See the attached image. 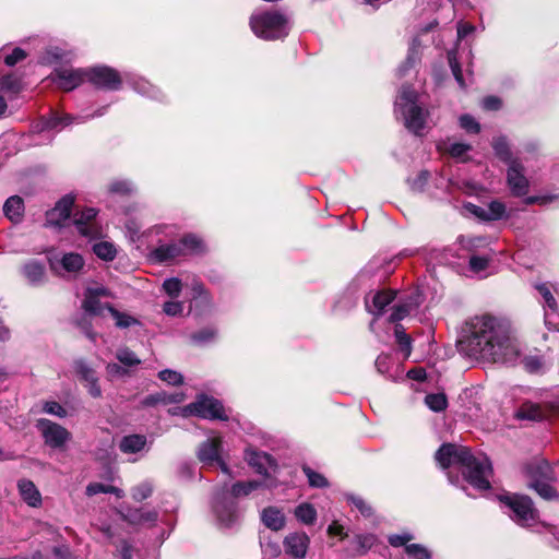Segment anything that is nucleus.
I'll list each match as a JSON object with an SVG mask.
<instances>
[{"label":"nucleus","instance_id":"f257e3e1","mask_svg":"<svg viewBox=\"0 0 559 559\" xmlns=\"http://www.w3.org/2000/svg\"><path fill=\"white\" fill-rule=\"evenodd\" d=\"M459 344L469 357L492 362H514L520 354L519 345L508 328L489 316L471 319Z\"/></svg>","mask_w":559,"mask_h":559},{"label":"nucleus","instance_id":"f03ea898","mask_svg":"<svg viewBox=\"0 0 559 559\" xmlns=\"http://www.w3.org/2000/svg\"><path fill=\"white\" fill-rule=\"evenodd\" d=\"M435 457L443 469L459 465L466 481L475 489L483 491L490 488L492 467L485 454L475 455L464 445L445 443L436 452Z\"/></svg>","mask_w":559,"mask_h":559},{"label":"nucleus","instance_id":"7ed1b4c3","mask_svg":"<svg viewBox=\"0 0 559 559\" xmlns=\"http://www.w3.org/2000/svg\"><path fill=\"white\" fill-rule=\"evenodd\" d=\"M394 111L409 132L421 135L427 127L429 112L419 104L415 90L408 85L402 86L394 103Z\"/></svg>","mask_w":559,"mask_h":559},{"label":"nucleus","instance_id":"20e7f679","mask_svg":"<svg viewBox=\"0 0 559 559\" xmlns=\"http://www.w3.org/2000/svg\"><path fill=\"white\" fill-rule=\"evenodd\" d=\"M249 25L253 34L264 40L282 39L288 35L287 16L277 11H258L251 14Z\"/></svg>","mask_w":559,"mask_h":559},{"label":"nucleus","instance_id":"39448f33","mask_svg":"<svg viewBox=\"0 0 559 559\" xmlns=\"http://www.w3.org/2000/svg\"><path fill=\"white\" fill-rule=\"evenodd\" d=\"M525 471L531 478L530 487L543 499L554 500L558 498L557 491L549 484L554 479V473L547 461L535 460L526 465Z\"/></svg>","mask_w":559,"mask_h":559},{"label":"nucleus","instance_id":"423d86ee","mask_svg":"<svg viewBox=\"0 0 559 559\" xmlns=\"http://www.w3.org/2000/svg\"><path fill=\"white\" fill-rule=\"evenodd\" d=\"M500 501L512 511L511 518L519 525L531 527L536 523L537 510L534 508L530 497L504 495L500 497Z\"/></svg>","mask_w":559,"mask_h":559},{"label":"nucleus","instance_id":"0eeeda50","mask_svg":"<svg viewBox=\"0 0 559 559\" xmlns=\"http://www.w3.org/2000/svg\"><path fill=\"white\" fill-rule=\"evenodd\" d=\"M182 415H195L205 419H228L222 403L205 395L200 396L195 402L185 406L182 408Z\"/></svg>","mask_w":559,"mask_h":559},{"label":"nucleus","instance_id":"6e6552de","mask_svg":"<svg viewBox=\"0 0 559 559\" xmlns=\"http://www.w3.org/2000/svg\"><path fill=\"white\" fill-rule=\"evenodd\" d=\"M106 107H103L95 111L94 115L87 116V117H81V116H71L68 114H59L58 111H52L49 116H44L40 118V120L37 122V124L34 127L36 131L44 132V131H60L64 127L78 122L82 123L86 119L92 117H100L105 114Z\"/></svg>","mask_w":559,"mask_h":559},{"label":"nucleus","instance_id":"1a4fd4ad","mask_svg":"<svg viewBox=\"0 0 559 559\" xmlns=\"http://www.w3.org/2000/svg\"><path fill=\"white\" fill-rule=\"evenodd\" d=\"M36 428L45 443L52 449L62 448L71 438V433L64 427L47 418L37 419Z\"/></svg>","mask_w":559,"mask_h":559},{"label":"nucleus","instance_id":"9d476101","mask_svg":"<svg viewBox=\"0 0 559 559\" xmlns=\"http://www.w3.org/2000/svg\"><path fill=\"white\" fill-rule=\"evenodd\" d=\"M213 511L218 524L223 527H231L238 522L239 511L237 503L235 499L225 493H216L213 502Z\"/></svg>","mask_w":559,"mask_h":559},{"label":"nucleus","instance_id":"9b49d317","mask_svg":"<svg viewBox=\"0 0 559 559\" xmlns=\"http://www.w3.org/2000/svg\"><path fill=\"white\" fill-rule=\"evenodd\" d=\"M86 80L98 88L110 91L119 90L121 85L119 73L115 69L106 66L86 69Z\"/></svg>","mask_w":559,"mask_h":559},{"label":"nucleus","instance_id":"f8f14e48","mask_svg":"<svg viewBox=\"0 0 559 559\" xmlns=\"http://www.w3.org/2000/svg\"><path fill=\"white\" fill-rule=\"evenodd\" d=\"M73 223L83 237L97 238L103 235V227L97 221V211L93 207L76 212Z\"/></svg>","mask_w":559,"mask_h":559},{"label":"nucleus","instance_id":"ddd939ff","mask_svg":"<svg viewBox=\"0 0 559 559\" xmlns=\"http://www.w3.org/2000/svg\"><path fill=\"white\" fill-rule=\"evenodd\" d=\"M111 296V293L102 285L88 286L84 294L82 307L90 314L102 316L103 311L107 310L108 304H103L100 299Z\"/></svg>","mask_w":559,"mask_h":559},{"label":"nucleus","instance_id":"4468645a","mask_svg":"<svg viewBox=\"0 0 559 559\" xmlns=\"http://www.w3.org/2000/svg\"><path fill=\"white\" fill-rule=\"evenodd\" d=\"M221 438H212L207 439L198 450V459L204 465L214 466L218 465L224 473H228V467L225 462L221 457Z\"/></svg>","mask_w":559,"mask_h":559},{"label":"nucleus","instance_id":"2eb2a0df","mask_svg":"<svg viewBox=\"0 0 559 559\" xmlns=\"http://www.w3.org/2000/svg\"><path fill=\"white\" fill-rule=\"evenodd\" d=\"M524 166L520 159H514L509 164L507 171L508 186L515 197H523L528 192L530 181L524 175Z\"/></svg>","mask_w":559,"mask_h":559},{"label":"nucleus","instance_id":"dca6fc26","mask_svg":"<svg viewBox=\"0 0 559 559\" xmlns=\"http://www.w3.org/2000/svg\"><path fill=\"white\" fill-rule=\"evenodd\" d=\"M73 204L74 198L72 195L63 197L56 203L53 209L46 213V224L49 226H63L70 218Z\"/></svg>","mask_w":559,"mask_h":559},{"label":"nucleus","instance_id":"f3484780","mask_svg":"<svg viewBox=\"0 0 559 559\" xmlns=\"http://www.w3.org/2000/svg\"><path fill=\"white\" fill-rule=\"evenodd\" d=\"M310 544L309 536L304 532L288 534L283 542L285 552L295 558L304 559Z\"/></svg>","mask_w":559,"mask_h":559},{"label":"nucleus","instance_id":"a211bd4d","mask_svg":"<svg viewBox=\"0 0 559 559\" xmlns=\"http://www.w3.org/2000/svg\"><path fill=\"white\" fill-rule=\"evenodd\" d=\"M86 80V69H59L55 72V82L64 91H72Z\"/></svg>","mask_w":559,"mask_h":559},{"label":"nucleus","instance_id":"6ab92c4d","mask_svg":"<svg viewBox=\"0 0 559 559\" xmlns=\"http://www.w3.org/2000/svg\"><path fill=\"white\" fill-rule=\"evenodd\" d=\"M50 266L56 272L61 274L60 269L66 273L75 274L84 266V260L79 253H66L61 259H50Z\"/></svg>","mask_w":559,"mask_h":559},{"label":"nucleus","instance_id":"aec40b11","mask_svg":"<svg viewBox=\"0 0 559 559\" xmlns=\"http://www.w3.org/2000/svg\"><path fill=\"white\" fill-rule=\"evenodd\" d=\"M21 272L27 283L32 286H39L46 281V269L45 265L37 260H29L26 262Z\"/></svg>","mask_w":559,"mask_h":559},{"label":"nucleus","instance_id":"412c9836","mask_svg":"<svg viewBox=\"0 0 559 559\" xmlns=\"http://www.w3.org/2000/svg\"><path fill=\"white\" fill-rule=\"evenodd\" d=\"M75 371L81 377V379L86 382L85 385L88 390V393L93 397H99L102 395V389L98 384L96 372L82 360L75 362Z\"/></svg>","mask_w":559,"mask_h":559},{"label":"nucleus","instance_id":"4be33fe9","mask_svg":"<svg viewBox=\"0 0 559 559\" xmlns=\"http://www.w3.org/2000/svg\"><path fill=\"white\" fill-rule=\"evenodd\" d=\"M121 516L131 525H151L156 522L157 512L154 510L128 509L126 512H121Z\"/></svg>","mask_w":559,"mask_h":559},{"label":"nucleus","instance_id":"5701e85b","mask_svg":"<svg viewBox=\"0 0 559 559\" xmlns=\"http://www.w3.org/2000/svg\"><path fill=\"white\" fill-rule=\"evenodd\" d=\"M262 523L272 531H281L284 528L286 519L283 511L276 507H267L261 512Z\"/></svg>","mask_w":559,"mask_h":559},{"label":"nucleus","instance_id":"b1692460","mask_svg":"<svg viewBox=\"0 0 559 559\" xmlns=\"http://www.w3.org/2000/svg\"><path fill=\"white\" fill-rule=\"evenodd\" d=\"M245 457L250 466L255 468L259 474H266L269 468L274 464L272 457L264 452H257L252 450H247Z\"/></svg>","mask_w":559,"mask_h":559},{"label":"nucleus","instance_id":"393cba45","mask_svg":"<svg viewBox=\"0 0 559 559\" xmlns=\"http://www.w3.org/2000/svg\"><path fill=\"white\" fill-rule=\"evenodd\" d=\"M395 298L394 292H378L372 295L371 301L366 299V307L368 311L374 316L382 313L383 309L390 305Z\"/></svg>","mask_w":559,"mask_h":559},{"label":"nucleus","instance_id":"a878e982","mask_svg":"<svg viewBox=\"0 0 559 559\" xmlns=\"http://www.w3.org/2000/svg\"><path fill=\"white\" fill-rule=\"evenodd\" d=\"M20 495L22 499L33 508H37L41 504V496L33 481L22 479L17 484Z\"/></svg>","mask_w":559,"mask_h":559},{"label":"nucleus","instance_id":"bb28decb","mask_svg":"<svg viewBox=\"0 0 559 559\" xmlns=\"http://www.w3.org/2000/svg\"><path fill=\"white\" fill-rule=\"evenodd\" d=\"M3 213L12 223H20L24 215V202L19 195L10 197L3 204Z\"/></svg>","mask_w":559,"mask_h":559},{"label":"nucleus","instance_id":"cd10ccee","mask_svg":"<svg viewBox=\"0 0 559 559\" xmlns=\"http://www.w3.org/2000/svg\"><path fill=\"white\" fill-rule=\"evenodd\" d=\"M185 250L181 248L180 241L158 246L154 251V258L159 262H167L183 255Z\"/></svg>","mask_w":559,"mask_h":559},{"label":"nucleus","instance_id":"c85d7f7f","mask_svg":"<svg viewBox=\"0 0 559 559\" xmlns=\"http://www.w3.org/2000/svg\"><path fill=\"white\" fill-rule=\"evenodd\" d=\"M439 148L460 162H466L468 159L467 153L472 150V146L463 142L448 141L439 145Z\"/></svg>","mask_w":559,"mask_h":559},{"label":"nucleus","instance_id":"c756f323","mask_svg":"<svg viewBox=\"0 0 559 559\" xmlns=\"http://www.w3.org/2000/svg\"><path fill=\"white\" fill-rule=\"evenodd\" d=\"M146 445V437L143 435H129L121 439L119 448L123 453H138Z\"/></svg>","mask_w":559,"mask_h":559},{"label":"nucleus","instance_id":"7c9ffc66","mask_svg":"<svg viewBox=\"0 0 559 559\" xmlns=\"http://www.w3.org/2000/svg\"><path fill=\"white\" fill-rule=\"evenodd\" d=\"M183 399L185 395L182 393L167 394L165 392H158L145 396L142 401V404L144 406H154L157 404L180 403L183 401Z\"/></svg>","mask_w":559,"mask_h":559},{"label":"nucleus","instance_id":"2f4dec72","mask_svg":"<svg viewBox=\"0 0 559 559\" xmlns=\"http://www.w3.org/2000/svg\"><path fill=\"white\" fill-rule=\"evenodd\" d=\"M107 311L111 314L115 320V325L118 329H128L133 325H140V321L129 312L119 311L111 305H107Z\"/></svg>","mask_w":559,"mask_h":559},{"label":"nucleus","instance_id":"473e14b6","mask_svg":"<svg viewBox=\"0 0 559 559\" xmlns=\"http://www.w3.org/2000/svg\"><path fill=\"white\" fill-rule=\"evenodd\" d=\"M419 306V301L417 297H409L405 302L399 304L393 307V310L390 314L389 320L391 322H397L404 319L412 309Z\"/></svg>","mask_w":559,"mask_h":559},{"label":"nucleus","instance_id":"72a5a7b5","mask_svg":"<svg viewBox=\"0 0 559 559\" xmlns=\"http://www.w3.org/2000/svg\"><path fill=\"white\" fill-rule=\"evenodd\" d=\"M261 486L260 481L250 480V481H238L231 486L230 491L222 490L221 493H225L233 499L240 496H247L253 490H257Z\"/></svg>","mask_w":559,"mask_h":559},{"label":"nucleus","instance_id":"f704fd0d","mask_svg":"<svg viewBox=\"0 0 559 559\" xmlns=\"http://www.w3.org/2000/svg\"><path fill=\"white\" fill-rule=\"evenodd\" d=\"M516 416L521 419L543 420L544 418H546V413L537 404L524 403L518 411Z\"/></svg>","mask_w":559,"mask_h":559},{"label":"nucleus","instance_id":"c9c22d12","mask_svg":"<svg viewBox=\"0 0 559 559\" xmlns=\"http://www.w3.org/2000/svg\"><path fill=\"white\" fill-rule=\"evenodd\" d=\"M86 495L88 497H92V496H95V495H98V493H112L115 495L117 498H122L124 496L123 493V490L116 487V486H112V485H109V484H103V483H91L87 485L86 487Z\"/></svg>","mask_w":559,"mask_h":559},{"label":"nucleus","instance_id":"e433bc0d","mask_svg":"<svg viewBox=\"0 0 559 559\" xmlns=\"http://www.w3.org/2000/svg\"><path fill=\"white\" fill-rule=\"evenodd\" d=\"M93 252L104 261H112L117 255L116 246L110 241H98L93 245Z\"/></svg>","mask_w":559,"mask_h":559},{"label":"nucleus","instance_id":"4c0bfd02","mask_svg":"<svg viewBox=\"0 0 559 559\" xmlns=\"http://www.w3.org/2000/svg\"><path fill=\"white\" fill-rule=\"evenodd\" d=\"M295 516L306 525H311L317 520V511L310 503H301L295 509Z\"/></svg>","mask_w":559,"mask_h":559},{"label":"nucleus","instance_id":"58836bf2","mask_svg":"<svg viewBox=\"0 0 559 559\" xmlns=\"http://www.w3.org/2000/svg\"><path fill=\"white\" fill-rule=\"evenodd\" d=\"M495 154L503 162L511 164L515 158L512 157L510 146L504 136L495 138L492 141Z\"/></svg>","mask_w":559,"mask_h":559},{"label":"nucleus","instance_id":"ea45409f","mask_svg":"<svg viewBox=\"0 0 559 559\" xmlns=\"http://www.w3.org/2000/svg\"><path fill=\"white\" fill-rule=\"evenodd\" d=\"M116 358L126 367H134L141 364L134 352L128 347H120L116 352Z\"/></svg>","mask_w":559,"mask_h":559},{"label":"nucleus","instance_id":"a19ab883","mask_svg":"<svg viewBox=\"0 0 559 559\" xmlns=\"http://www.w3.org/2000/svg\"><path fill=\"white\" fill-rule=\"evenodd\" d=\"M181 248L185 250V254L200 252L203 250L202 240L195 235H187L180 240Z\"/></svg>","mask_w":559,"mask_h":559},{"label":"nucleus","instance_id":"79ce46f5","mask_svg":"<svg viewBox=\"0 0 559 559\" xmlns=\"http://www.w3.org/2000/svg\"><path fill=\"white\" fill-rule=\"evenodd\" d=\"M425 402L433 412H441L448 406L447 396L443 393L428 394L425 397Z\"/></svg>","mask_w":559,"mask_h":559},{"label":"nucleus","instance_id":"37998d69","mask_svg":"<svg viewBox=\"0 0 559 559\" xmlns=\"http://www.w3.org/2000/svg\"><path fill=\"white\" fill-rule=\"evenodd\" d=\"M108 190L114 194L128 195L135 191V186L128 180H115L109 185Z\"/></svg>","mask_w":559,"mask_h":559},{"label":"nucleus","instance_id":"c03bdc74","mask_svg":"<svg viewBox=\"0 0 559 559\" xmlns=\"http://www.w3.org/2000/svg\"><path fill=\"white\" fill-rule=\"evenodd\" d=\"M395 337H396V342L401 348V350L404 353V356L405 358H407L409 355H411V337L409 335H407L404 330H403V326L397 324L395 326Z\"/></svg>","mask_w":559,"mask_h":559},{"label":"nucleus","instance_id":"a18cd8bd","mask_svg":"<svg viewBox=\"0 0 559 559\" xmlns=\"http://www.w3.org/2000/svg\"><path fill=\"white\" fill-rule=\"evenodd\" d=\"M487 221H498L506 213V205L500 201H491L486 205Z\"/></svg>","mask_w":559,"mask_h":559},{"label":"nucleus","instance_id":"49530a36","mask_svg":"<svg viewBox=\"0 0 559 559\" xmlns=\"http://www.w3.org/2000/svg\"><path fill=\"white\" fill-rule=\"evenodd\" d=\"M302 471H304L305 475L307 476L309 485L311 487L323 488V487L328 486L326 478L323 475L311 469L309 466L305 465L302 467Z\"/></svg>","mask_w":559,"mask_h":559},{"label":"nucleus","instance_id":"de8ad7c7","mask_svg":"<svg viewBox=\"0 0 559 559\" xmlns=\"http://www.w3.org/2000/svg\"><path fill=\"white\" fill-rule=\"evenodd\" d=\"M182 289L181 281L177 277H170L164 281L163 290L171 298H177Z\"/></svg>","mask_w":559,"mask_h":559},{"label":"nucleus","instance_id":"09e8293b","mask_svg":"<svg viewBox=\"0 0 559 559\" xmlns=\"http://www.w3.org/2000/svg\"><path fill=\"white\" fill-rule=\"evenodd\" d=\"M405 551L413 559H431L430 551L420 544H409L405 547Z\"/></svg>","mask_w":559,"mask_h":559},{"label":"nucleus","instance_id":"8fccbe9b","mask_svg":"<svg viewBox=\"0 0 559 559\" xmlns=\"http://www.w3.org/2000/svg\"><path fill=\"white\" fill-rule=\"evenodd\" d=\"M158 378L170 385H179L183 382V377L180 372L171 369H164L158 372Z\"/></svg>","mask_w":559,"mask_h":559},{"label":"nucleus","instance_id":"3c124183","mask_svg":"<svg viewBox=\"0 0 559 559\" xmlns=\"http://www.w3.org/2000/svg\"><path fill=\"white\" fill-rule=\"evenodd\" d=\"M430 178V174L427 170L419 171L414 178L408 179V183L411 186V189L414 191L421 192L426 185L428 183V180Z\"/></svg>","mask_w":559,"mask_h":559},{"label":"nucleus","instance_id":"603ef678","mask_svg":"<svg viewBox=\"0 0 559 559\" xmlns=\"http://www.w3.org/2000/svg\"><path fill=\"white\" fill-rule=\"evenodd\" d=\"M134 88L138 93L154 99H158L160 95L159 90L146 81L136 82Z\"/></svg>","mask_w":559,"mask_h":559},{"label":"nucleus","instance_id":"864d4df0","mask_svg":"<svg viewBox=\"0 0 559 559\" xmlns=\"http://www.w3.org/2000/svg\"><path fill=\"white\" fill-rule=\"evenodd\" d=\"M21 87L20 80L14 75H5L0 80V90L10 93H17Z\"/></svg>","mask_w":559,"mask_h":559},{"label":"nucleus","instance_id":"5fc2aeb1","mask_svg":"<svg viewBox=\"0 0 559 559\" xmlns=\"http://www.w3.org/2000/svg\"><path fill=\"white\" fill-rule=\"evenodd\" d=\"M152 485L147 481H144L132 489V498L140 502L147 499L152 495Z\"/></svg>","mask_w":559,"mask_h":559},{"label":"nucleus","instance_id":"6e6d98bb","mask_svg":"<svg viewBox=\"0 0 559 559\" xmlns=\"http://www.w3.org/2000/svg\"><path fill=\"white\" fill-rule=\"evenodd\" d=\"M460 127L468 133H478L480 124L471 115H462L459 118Z\"/></svg>","mask_w":559,"mask_h":559},{"label":"nucleus","instance_id":"4d7b16f0","mask_svg":"<svg viewBox=\"0 0 559 559\" xmlns=\"http://www.w3.org/2000/svg\"><path fill=\"white\" fill-rule=\"evenodd\" d=\"M536 289L538 290V293L542 295L543 299H544V302L545 305L551 310V311H556L557 310V302H556V299L554 298L551 292H550V288L548 287L547 284H539V285H536Z\"/></svg>","mask_w":559,"mask_h":559},{"label":"nucleus","instance_id":"13d9d810","mask_svg":"<svg viewBox=\"0 0 559 559\" xmlns=\"http://www.w3.org/2000/svg\"><path fill=\"white\" fill-rule=\"evenodd\" d=\"M43 411L46 414L57 416L59 418H63L67 416L66 408L55 401H46L43 405Z\"/></svg>","mask_w":559,"mask_h":559},{"label":"nucleus","instance_id":"bf43d9fd","mask_svg":"<svg viewBox=\"0 0 559 559\" xmlns=\"http://www.w3.org/2000/svg\"><path fill=\"white\" fill-rule=\"evenodd\" d=\"M191 289L193 292V298H201L204 302L211 304V297L209 292L205 289L202 282L194 278L191 283Z\"/></svg>","mask_w":559,"mask_h":559},{"label":"nucleus","instance_id":"052dcab7","mask_svg":"<svg viewBox=\"0 0 559 559\" xmlns=\"http://www.w3.org/2000/svg\"><path fill=\"white\" fill-rule=\"evenodd\" d=\"M448 59H449L450 68L452 70V73H453L456 82L460 84L461 87H465L462 70H461V67H460V64H459V62L456 60L455 53L454 52H449Z\"/></svg>","mask_w":559,"mask_h":559},{"label":"nucleus","instance_id":"680f3d73","mask_svg":"<svg viewBox=\"0 0 559 559\" xmlns=\"http://www.w3.org/2000/svg\"><path fill=\"white\" fill-rule=\"evenodd\" d=\"M347 499L364 516L372 514L371 507L361 497L348 496Z\"/></svg>","mask_w":559,"mask_h":559},{"label":"nucleus","instance_id":"e2e57ef3","mask_svg":"<svg viewBox=\"0 0 559 559\" xmlns=\"http://www.w3.org/2000/svg\"><path fill=\"white\" fill-rule=\"evenodd\" d=\"M490 258L483 255H472L469 258V267L473 272L479 273L487 269Z\"/></svg>","mask_w":559,"mask_h":559},{"label":"nucleus","instance_id":"0e129e2a","mask_svg":"<svg viewBox=\"0 0 559 559\" xmlns=\"http://www.w3.org/2000/svg\"><path fill=\"white\" fill-rule=\"evenodd\" d=\"M163 311L170 317L180 316L183 311V304L181 301H167L163 306Z\"/></svg>","mask_w":559,"mask_h":559},{"label":"nucleus","instance_id":"69168bd1","mask_svg":"<svg viewBox=\"0 0 559 559\" xmlns=\"http://www.w3.org/2000/svg\"><path fill=\"white\" fill-rule=\"evenodd\" d=\"M216 332L212 329H205L192 335V341L197 344H204L215 338Z\"/></svg>","mask_w":559,"mask_h":559},{"label":"nucleus","instance_id":"338daca9","mask_svg":"<svg viewBox=\"0 0 559 559\" xmlns=\"http://www.w3.org/2000/svg\"><path fill=\"white\" fill-rule=\"evenodd\" d=\"M413 539V535L409 533L390 535L388 540L393 547L407 546V543Z\"/></svg>","mask_w":559,"mask_h":559},{"label":"nucleus","instance_id":"774afa93","mask_svg":"<svg viewBox=\"0 0 559 559\" xmlns=\"http://www.w3.org/2000/svg\"><path fill=\"white\" fill-rule=\"evenodd\" d=\"M523 364L528 372H537L543 368V361L537 356L525 357Z\"/></svg>","mask_w":559,"mask_h":559}]
</instances>
